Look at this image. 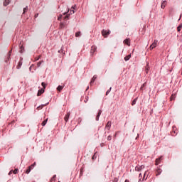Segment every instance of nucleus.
I'll use <instances>...</instances> for the list:
<instances>
[{
	"mask_svg": "<svg viewBox=\"0 0 182 182\" xmlns=\"http://www.w3.org/2000/svg\"><path fill=\"white\" fill-rule=\"evenodd\" d=\"M102 35L104 36V38H107V36L110 35V30H102Z\"/></svg>",
	"mask_w": 182,
	"mask_h": 182,
	"instance_id": "nucleus-1",
	"label": "nucleus"
},
{
	"mask_svg": "<svg viewBox=\"0 0 182 182\" xmlns=\"http://www.w3.org/2000/svg\"><path fill=\"white\" fill-rule=\"evenodd\" d=\"M157 43H159V41L154 40L152 44L150 46L149 49L152 50V49H154V48H156Z\"/></svg>",
	"mask_w": 182,
	"mask_h": 182,
	"instance_id": "nucleus-2",
	"label": "nucleus"
},
{
	"mask_svg": "<svg viewBox=\"0 0 182 182\" xmlns=\"http://www.w3.org/2000/svg\"><path fill=\"white\" fill-rule=\"evenodd\" d=\"M97 50V47H96V46H92L91 47V50H90L91 56H93L95 52H96Z\"/></svg>",
	"mask_w": 182,
	"mask_h": 182,
	"instance_id": "nucleus-3",
	"label": "nucleus"
},
{
	"mask_svg": "<svg viewBox=\"0 0 182 182\" xmlns=\"http://www.w3.org/2000/svg\"><path fill=\"white\" fill-rule=\"evenodd\" d=\"M144 168V165L137 166L135 168L136 171H141Z\"/></svg>",
	"mask_w": 182,
	"mask_h": 182,
	"instance_id": "nucleus-4",
	"label": "nucleus"
},
{
	"mask_svg": "<svg viewBox=\"0 0 182 182\" xmlns=\"http://www.w3.org/2000/svg\"><path fill=\"white\" fill-rule=\"evenodd\" d=\"M161 160H163L162 156H160L159 158L156 159V162H155V165L159 166V164H160V163H161Z\"/></svg>",
	"mask_w": 182,
	"mask_h": 182,
	"instance_id": "nucleus-5",
	"label": "nucleus"
},
{
	"mask_svg": "<svg viewBox=\"0 0 182 182\" xmlns=\"http://www.w3.org/2000/svg\"><path fill=\"white\" fill-rule=\"evenodd\" d=\"M110 127H112V121H109L106 126H105V129H107V130H110Z\"/></svg>",
	"mask_w": 182,
	"mask_h": 182,
	"instance_id": "nucleus-6",
	"label": "nucleus"
},
{
	"mask_svg": "<svg viewBox=\"0 0 182 182\" xmlns=\"http://www.w3.org/2000/svg\"><path fill=\"white\" fill-rule=\"evenodd\" d=\"M166 5H167V1H163L161 4V9H164Z\"/></svg>",
	"mask_w": 182,
	"mask_h": 182,
	"instance_id": "nucleus-7",
	"label": "nucleus"
},
{
	"mask_svg": "<svg viewBox=\"0 0 182 182\" xmlns=\"http://www.w3.org/2000/svg\"><path fill=\"white\" fill-rule=\"evenodd\" d=\"M70 117V112H68L64 117V120H65V122H66V123H67L68 120H69Z\"/></svg>",
	"mask_w": 182,
	"mask_h": 182,
	"instance_id": "nucleus-8",
	"label": "nucleus"
},
{
	"mask_svg": "<svg viewBox=\"0 0 182 182\" xmlns=\"http://www.w3.org/2000/svg\"><path fill=\"white\" fill-rule=\"evenodd\" d=\"M124 43L127 45V46H130V38H127L124 41Z\"/></svg>",
	"mask_w": 182,
	"mask_h": 182,
	"instance_id": "nucleus-9",
	"label": "nucleus"
},
{
	"mask_svg": "<svg viewBox=\"0 0 182 182\" xmlns=\"http://www.w3.org/2000/svg\"><path fill=\"white\" fill-rule=\"evenodd\" d=\"M97 79V75H94L93 77L91 80L90 85H93L95 83V81Z\"/></svg>",
	"mask_w": 182,
	"mask_h": 182,
	"instance_id": "nucleus-10",
	"label": "nucleus"
},
{
	"mask_svg": "<svg viewBox=\"0 0 182 182\" xmlns=\"http://www.w3.org/2000/svg\"><path fill=\"white\" fill-rule=\"evenodd\" d=\"M43 93H45V90L44 89L39 90L38 92L37 96H41V95H42Z\"/></svg>",
	"mask_w": 182,
	"mask_h": 182,
	"instance_id": "nucleus-11",
	"label": "nucleus"
},
{
	"mask_svg": "<svg viewBox=\"0 0 182 182\" xmlns=\"http://www.w3.org/2000/svg\"><path fill=\"white\" fill-rule=\"evenodd\" d=\"M10 3L11 0H5V1L4 2V6H8V5H9Z\"/></svg>",
	"mask_w": 182,
	"mask_h": 182,
	"instance_id": "nucleus-12",
	"label": "nucleus"
},
{
	"mask_svg": "<svg viewBox=\"0 0 182 182\" xmlns=\"http://www.w3.org/2000/svg\"><path fill=\"white\" fill-rule=\"evenodd\" d=\"M65 27H66V25H65V23H60V26H59L60 29H64Z\"/></svg>",
	"mask_w": 182,
	"mask_h": 182,
	"instance_id": "nucleus-13",
	"label": "nucleus"
},
{
	"mask_svg": "<svg viewBox=\"0 0 182 182\" xmlns=\"http://www.w3.org/2000/svg\"><path fill=\"white\" fill-rule=\"evenodd\" d=\"M100 114H102V110H99L98 114L96 117L97 122L99 121V118L100 117Z\"/></svg>",
	"mask_w": 182,
	"mask_h": 182,
	"instance_id": "nucleus-14",
	"label": "nucleus"
},
{
	"mask_svg": "<svg viewBox=\"0 0 182 182\" xmlns=\"http://www.w3.org/2000/svg\"><path fill=\"white\" fill-rule=\"evenodd\" d=\"M144 180V176L142 177L141 176V173H139V182H141Z\"/></svg>",
	"mask_w": 182,
	"mask_h": 182,
	"instance_id": "nucleus-15",
	"label": "nucleus"
},
{
	"mask_svg": "<svg viewBox=\"0 0 182 182\" xmlns=\"http://www.w3.org/2000/svg\"><path fill=\"white\" fill-rule=\"evenodd\" d=\"M21 66H22V60H20V61L18 62V65H17L16 68H17V69H21Z\"/></svg>",
	"mask_w": 182,
	"mask_h": 182,
	"instance_id": "nucleus-16",
	"label": "nucleus"
},
{
	"mask_svg": "<svg viewBox=\"0 0 182 182\" xmlns=\"http://www.w3.org/2000/svg\"><path fill=\"white\" fill-rule=\"evenodd\" d=\"M130 58H132V55H127L126 57H124V60L126 62H127V60H130Z\"/></svg>",
	"mask_w": 182,
	"mask_h": 182,
	"instance_id": "nucleus-17",
	"label": "nucleus"
},
{
	"mask_svg": "<svg viewBox=\"0 0 182 182\" xmlns=\"http://www.w3.org/2000/svg\"><path fill=\"white\" fill-rule=\"evenodd\" d=\"M63 86H62V85H59L58 87H57V90L58 91V92H62V90H63Z\"/></svg>",
	"mask_w": 182,
	"mask_h": 182,
	"instance_id": "nucleus-18",
	"label": "nucleus"
},
{
	"mask_svg": "<svg viewBox=\"0 0 182 182\" xmlns=\"http://www.w3.org/2000/svg\"><path fill=\"white\" fill-rule=\"evenodd\" d=\"M35 166H36V162H34L33 164L28 166V168H31V170H33V167H35Z\"/></svg>",
	"mask_w": 182,
	"mask_h": 182,
	"instance_id": "nucleus-19",
	"label": "nucleus"
},
{
	"mask_svg": "<svg viewBox=\"0 0 182 182\" xmlns=\"http://www.w3.org/2000/svg\"><path fill=\"white\" fill-rule=\"evenodd\" d=\"M48 123V118L46 119L42 123L41 125L42 126H46V124Z\"/></svg>",
	"mask_w": 182,
	"mask_h": 182,
	"instance_id": "nucleus-20",
	"label": "nucleus"
},
{
	"mask_svg": "<svg viewBox=\"0 0 182 182\" xmlns=\"http://www.w3.org/2000/svg\"><path fill=\"white\" fill-rule=\"evenodd\" d=\"M161 174V169L159 168L156 171V176H160Z\"/></svg>",
	"mask_w": 182,
	"mask_h": 182,
	"instance_id": "nucleus-21",
	"label": "nucleus"
},
{
	"mask_svg": "<svg viewBox=\"0 0 182 182\" xmlns=\"http://www.w3.org/2000/svg\"><path fill=\"white\" fill-rule=\"evenodd\" d=\"M23 50H24L23 46H20V53H23Z\"/></svg>",
	"mask_w": 182,
	"mask_h": 182,
	"instance_id": "nucleus-22",
	"label": "nucleus"
},
{
	"mask_svg": "<svg viewBox=\"0 0 182 182\" xmlns=\"http://www.w3.org/2000/svg\"><path fill=\"white\" fill-rule=\"evenodd\" d=\"M137 102V98H135L132 102V106H134V105H136V102Z\"/></svg>",
	"mask_w": 182,
	"mask_h": 182,
	"instance_id": "nucleus-23",
	"label": "nucleus"
},
{
	"mask_svg": "<svg viewBox=\"0 0 182 182\" xmlns=\"http://www.w3.org/2000/svg\"><path fill=\"white\" fill-rule=\"evenodd\" d=\"M41 85L43 86V89H46V86H48V84H46L45 82H42Z\"/></svg>",
	"mask_w": 182,
	"mask_h": 182,
	"instance_id": "nucleus-24",
	"label": "nucleus"
},
{
	"mask_svg": "<svg viewBox=\"0 0 182 182\" xmlns=\"http://www.w3.org/2000/svg\"><path fill=\"white\" fill-rule=\"evenodd\" d=\"M176 99V94H172L171 96V100H174Z\"/></svg>",
	"mask_w": 182,
	"mask_h": 182,
	"instance_id": "nucleus-25",
	"label": "nucleus"
},
{
	"mask_svg": "<svg viewBox=\"0 0 182 182\" xmlns=\"http://www.w3.org/2000/svg\"><path fill=\"white\" fill-rule=\"evenodd\" d=\"M31 170H32V169L28 167V168H27V170L26 171V174H29V173H31Z\"/></svg>",
	"mask_w": 182,
	"mask_h": 182,
	"instance_id": "nucleus-26",
	"label": "nucleus"
},
{
	"mask_svg": "<svg viewBox=\"0 0 182 182\" xmlns=\"http://www.w3.org/2000/svg\"><path fill=\"white\" fill-rule=\"evenodd\" d=\"M80 35H81L80 31H78V32L75 33L76 38H79V36H80Z\"/></svg>",
	"mask_w": 182,
	"mask_h": 182,
	"instance_id": "nucleus-27",
	"label": "nucleus"
},
{
	"mask_svg": "<svg viewBox=\"0 0 182 182\" xmlns=\"http://www.w3.org/2000/svg\"><path fill=\"white\" fill-rule=\"evenodd\" d=\"M12 53V50H11L9 53H8V59L9 60V59L11 58V54Z\"/></svg>",
	"mask_w": 182,
	"mask_h": 182,
	"instance_id": "nucleus-28",
	"label": "nucleus"
},
{
	"mask_svg": "<svg viewBox=\"0 0 182 182\" xmlns=\"http://www.w3.org/2000/svg\"><path fill=\"white\" fill-rule=\"evenodd\" d=\"M181 28H182V25L181 24L178 26V28H177L178 32H180V31H181Z\"/></svg>",
	"mask_w": 182,
	"mask_h": 182,
	"instance_id": "nucleus-29",
	"label": "nucleus"
},
{
	"mask_svg": "<svg viewBox=\"0 0 182 182\" xmlns=\"http://www.w3.org/2000/svg\"><path fill=\"white\" fill-rule=\"evenodd\" d=\"M18 171H19V169L16 168L14 171H13L14 174H18Z\"/></svg>",
	"mask_w": 182,
	"mask_h": 182,
	"instance_id": "nucleus-30",
	"label": "nucleus"
},
{
	"mask_svg": "<svg viewBox=\"0 0 182 182\" xmlns=\"http://www.w3.org/2000/svg\"><path fill=\"white\" fill-rule=\"evenodd\" d=\"M146 87V82L145 83H144L142 85H141V90H144V87Z\"/></svg>",
	"mask_w": 182,
	"mask_h": 182,
	"instance_id": "nucleus-31",
	"label": "nucleus"
},
{
	"mask_svg": "<svg viewBox=\"0 0 182 182\" xmlns=\"http://www.w3.org/2000/svg\"><path fill=\"white\" fill-rule=\"evenodd\" d=\"M26 12H28V6H26L23 9V14H25Z\"/></svg>",
	"mask_w": 182,
	"mask_h": 182,
	"instance_id": "nucleus-32",
	"label": "nucleus"
},
{
	"mask_svg": "<svg viewBox=\"0 0 182 182\" xmlns=\"http://www.w3.org/2000/svg\"><path fill=\"white\" fill-rule=\"evenodd\" d=\"M42 62H43V61H40V62H38V63H37L38 68H39V67L41 66V65H42Z\"/></svg>",
	"mask_w": 182,
	"mask_h": 182,
	"instance_id": "nucleus-33",
	"label": "nucleus"
},
{
	"mask_svg": "<svg viewBox=\"0 0 182 182\" xmlns=\"http://www.w3.org/2000/svg\"><path fill=\"white\" fill-rule=\"evenodd\" d=\"M110 90H112V87H110L106 92V95H109V93H110Z\"/></svg>",
	"mask_w": 182,
	"mask_h": 182,
	"instance_id": "nucleus-34",
	"label": "nucleus"
},
{
	"mask_svg": "<svg viewBox=\"0 0 182 182\" xmlns=\"http://www.w3.org/2000/svg\"><path fill=\"white\" fill-rule=\"evenodd\" d=\"M107 140H108L109 141H110V140H112V136H111V135H109V136H107Z\"/></svg>",
	"mask_w": 182,
	"mask_h": 182,
	"instance_id": "nucleus-35",
	"label": "nucleus"
},
{
	"mask_svg": "<svg viewBox=\"0 0 182 182\" xmlns=\"http://www.w3.org/2000/svg\"><path fill=\"white\" fill-rule=\"evenodd\" d=\"M119 181V179L117 178H114L113 180V182H117Z\"/></svg>",
	"mask_w": 182,
	"mask_h": 182,
	"instance_id": "nucleus-36",
	"label": "nucleus"
},
{
	"mask_svg": "<svg viewBox=\"0 0 182 182\" xmlns=\"http://www.w3.org/2000/svg\"><path fill=\"white\" fill-rule=\"evenodd\" d=\"M14 173V170H11L9 173V176H11Z\"/></svg>",
	"mask_w": 182,
	"mask_h": 182,
	"instance_id": "nucleus-37",
	"label": "nucleus"
},
{
	"mask_svg": "<svg viewBox=\"0 0 182 182\" xmlns=\"http://www.w3.org/2000/svg\"><path fill=\"white\" fill-rule=\"evenodd\" d=\"M42 107H43L42 106L38 107H37V110H41V109H42Z\"/></svg>",
	"mask_w": 182,
	"mask_h": 182,
	"instance_id": "nucleus-38",
	"label": "nucleus"
},
{
	"mask_svg": "<svg viewBox=\"0 0 182 182\" xmlns=\"http://www.w3.org/2000/svg\"><path fill=\"white\" fill-rule=\"evenodd\" d=\"M147 173H148V171H145V173H144V178H146V175L147 174Z\"/></svg>",
	"mask_w": 182,
	"mask_h": 182,
	"instance_id": "nucleus-39",
	"label": "nucleus"
},
{
	"mask_svg": "<svg viewBox=\"0 0 182 182\" xmlns=\"http://www.w3.org/2000/svg\"><path fill=\"white\" fill-rule=\"evenodd\" d=\"M41 59V55H39L38 58H36V60H39Z\"/></svg>",
	"mask_w": 182,
	"mask_h": 182,
	"instance_id": "nucleus-40",
	"label": "nucleus"
},
{
	"mask_svg": "<svg viewBox=\"0 0 182 182\" xmlns=\"http://www.w3.org/2000/svg\"><path fill=\"white\" fill-rule=\"evenodd\" d=\"M70 14L71 15H72V14H75V11H74V10H71Z\"/></svg>",
	"mask_w": 182,
	"mask_h": 182,
	"instance_id": "nucleus-41",
	"label": "nucleus"
},
{
	"mask_svg": "<svg viewBox=\"0 0 182 182\" xmlns=\"http://www.w3.org/2000/svg\"><path fill=\"white\" fill-rule=\"evenodd\" d=\"M75 8H76V5H75L74 6H72L71 9H75Z\"/></svg>",
	"mask_w": 182,
	"mask_h": 182,
	"instance_id": "nucleus-42",
	"label": "nucleus"
},
{
	"mask_svg": "<svg viewBox=\"0 0 182 182\" xmlns=\"http://www.w3.org/2000/svg\"><path fill=\"white\" fill-rule=\"evenodd\" d=\"M32 68H33V65H31L29 69H30V71L32 70Z\"/></svg>",
	"mask_w": 182,
	"mask_h": 182,
	"instance_id": "nucleus-43",
	"label": "nucleus"
},
{
	"mask_svg": "<svg viewBox=\"0 0 182 182\" xmlns=\"http://www.w3.org/2000/svg\"><path fill=\"white\" fill-rule=\"evenodd\" d=\"M146 73H147V72H149V67H146Z\"/></svg>",
	"mask_w": 182,
	"mask_h": 182,
	"instance_id": "nucleus-44",
	"label": "nucleus"
},
{
	"mask_svg": "<svg viewBox=\"0 0 182 182\" xmlns=\"http://www.w3.org/2000/svg\"><path fill=\"white\" fill-rule=\"evenodd\" d=\"M124 182H129V180H127H127H125V181H124Z\"/></svg>",
	"mask_w": 182,
	"mask_h": 182,
	"instance_id": "nucleus-45",
	"label": "nucleus"
},
{
	"mask_svg": "<svg viewBox=\"0 0 182 182\" xmlns=\"http://www.w3.org/2000/svg\"><path fill=\"white\" fill-rule=\"evenodd\" d=\"M58 21H60V17H58Z\"/></svg>",
	"mask_w": 182,
	"mask_h": 182,
	"instance_id": "nucleus-46",
	"label": "nucleus"
},
{
	"mask_svg": "<svg viewBox=\"0 0 182 182\" xmlns=\"http://www.w3.org/2000/svg\"><path fill=\"white\" fill-rule=\"evenodd\" d=\"M89 90V87H87L86 90Z\"/></svg>",
	"mask_w": 182,
	"mask_h": 182,
	"instance_id": "nucleus-47",
	"label": "nucleus"
},
{
	"mask_svg": "<svg viewBox=\"0 0 182 182\" xmlns=\"http://www.w3.org/2000/svg\"><path fill=\"white\" fill-rule=\"evenodd\" d=\"M95 155H94V156H92V159H95Z\"/></svg>",
	"mask_w": 182,
	"mask_h": 182,
	"instance_id": "nucleus-48",
	"label": "nucleus"
},
{
	"mask_svg": "<svg viewBox=\"0 0 182 182\" xmlns=\"http://www.w3.org/2000/svg\"><path fill=\"white\" fill-rule=\"evenodd\" d=\"M36 16H38L35 15V17H36Z\"/></svg>",
	"mask_w": 182,
	"mask_h": 182,
	"instance_id": "nucleus-49",
	"label": "nucleus"
},
{
	"mask_svg": "<svg viewBox=\"0 0 182 182\" xmlns=\"http://www.w3.org/2000/svg\"><path fill=\"white\" fill-rule=\"evenodd\" d=\"M36 16H38L35 15V17H36Z\"/></svg>",
	"mask_w": 182,
	"mask_h": 182,
	"instance_id": "nucleus-50",
	"label": "nucleus"
},
{
	"mask_svg": "<svg viewBox=\"0 0 182 182\" xmlns=\"http://www.w3.org/2000/svg\"><path fill=\"white\" fill-rule=\"evenodd\" d=\"M80 174H82V171H80Z\"/></svg>",
	"mask_w": 182,
	"mask_h": 182,
	"instance_id": "nucleus-51",
	"label": "nucleus"
},
{
	"mask_svg": "<svg viewBox=\"0 0 182 182\" xmlns=\"http://www.w3.org/2000/svg\"><path fill=\"white\" fill-rule=\"evenodd\" d=\"M60 53V50L58 51Z\"/></svg>",
	"mask_w": 182,
	"mask_h": 182,
	"instance_id": "nucleus-52",
	"label": "nucleus"
},
{
	"mask_svg": "<svg viewBox=\"0 0 182 182\" xmlns=\"http://www.w3.org/2000/svg\"><path fill=\"white\" fill-rule=\"evenodd\" d=\"M114 137H116V134L114 135Z\"/></svg>",
	"mask_w": 182,
	"mask_h": 182,
	"instance_id": "nucleus-53",
	"label": "nucleus"
}]
</instances>
